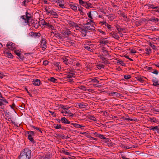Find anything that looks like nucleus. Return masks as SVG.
I'll use <instances>...</instances> for the list:
<instances>
[{"mask_svg": "<svg viewBox=\"0 0 159 159\" xmlns=\"http://www.w3.org/2000/svg\"><path fill=\"white\" fill-rule=\"evenodd\" d=\"M31 150L28 148L24 149L21 152L19 159H30L31 157Z\"/></svg>", "mask_w": 159, "mask_h": 159, "instance_id": "obj_1", "label": "nucleus"}, {"mask_svg": "<svg viewBox=\"0 0 159 159\" xmlns=\"http://www.w3.org/2000/svg\"><path fill=\"white\" fill-rule=\"evenodd\" d=\"M71 33L70 30L67 28H66L64 30L62 31L61 34L64 37H67Z\"/></svg>", "mask_w": 159, "mask_h": 159, "instance_id": "obj_2", "label": "nucleus"}, {"mask_svg": "<svg viewBox=\"0 0 159 159\" xmlns=\"http://www.w3.org/2000/svg\"><path fill=\"white\" fill-rule=\"evenodd\" d=\"M93 44H91L90 45L88 44L87 45L85 44H84V47L86 49L88 50L89 51L93 52Z\"/></svg>", "mask_w": 159, "mask_h": 159, "instance_id": "obj_3", "label": "nucleus"}, {"mask_svg": "<svg viewBox=\"0 0 159 159\" xmlns=\"http://www.w3.org/2000/svg\"><path fill=\"white\" fill-rule=\"evenodd\" d=\"M41 41V45L42 46V49L44 50L47 48V46L46 45V40L42 38Z\"/></svg>", "mask_w": 159, "mask_h": 159, "instance_id": "obj_4", "label": "nucleus"}, {"mask_svg": "<svg viewBox=\"0 0 159 159\" xmlns=\"http://www.w3.org/2000/svg\"><path fill=\"white\" fill-rule=\"evenodd\" d=\"M26 20L25 21V23H26L27 25H28L29 26H30V23H29V21L32 19V16L31 15H26Z\"/></svg>", "mask_w": 159, "mask_h": 159, "instance_id": "obj_5", "label": "nucleus"}, {"mask_svg": "<svg viewBox=\"0 0 159 159\" xmlns=\"http://www.w3.org/2000/svg\"><path fill=\"white\" fill-rule=\"evenodd\" d=\"M152 82L153 83V85L157 87H159V83L157 79L155 78L152 79Z\"/></svg>", "mask_w": 159, "mask_h": 159, "instance_id": "obj_6", "label": "nucleus"}, {"mask_svg": "<svg viewBox=\"0 0 159 159\" xmlns=\"http://www.w3.org/2000/svg\"><path fill=\"white\" fill-rule=\"evenodd\" d=\"M6 46L7 47L10 46L13 50H14L16 49V48L15 47V43H13L11 42H8Z\"/></svg>", "mask_w": 159, "mask_h": 159, "instance_id": "obj_7", "label": "nucleus"}, {"mask_svg": "<svg viewBox=\"0 0 159 159\" xmlns=\"http://www.w3.org/2000/svg\"><path fill=\"white\" fill-rule=\"evenodd\" d=\"M40 84V80L38 79H35L33 81V84L35 86H39Z\"/></svg>", "mask_w": 159, "mask_h": 159, "instance_id": "obj_8", "label": "nucleus"}, {"mask_svg": "<svg viewBox=\"0 0 159 159\" xmlns=\"http://www.w3.org/2000/svg\"><path fill=\"white\" fill-rule=\"evenodd\" d=\"M85 4H84L83 6L87 8H89L92 7V4L88 2H85Z\"/></svg>", "mask_w": 159, "mask_h": 159, "instance_id": "obj_9", "label": "nucleus"}, {"mask_svg": "<svg viewBox=\"0 0 159 159\" xmlns=\"http://www.w3.org/2000/svg\"><path fill=\"white\" fill-rule=\"evenodd\" d=\"M108 43V41L107 39V38H104L101 39L100 41V43L101 44H106Z\"/></svg>", "mask_w": 159, "mask_h": 159, "instance_id": "obj_10", "label": "nucleus"}, {"mask_svg": "<svg viewBox=\"0 0 159 159\" xmlns=\"http://www.w3.org/2000/svg\"><path fill=\"white\" fill-rule=\"evenodd\" d=\"M69 5L70 7L73 10H74L75 11H77V7L75 4H74L73 3L69 4Z\"/></svg>", "mask_w": 159, "mask_h": 159, "instance_id": "obj_11", "label": "nucleus"}, {"mask_svg": "<svg viewBox=\"0 0 159 159\" xmlns=\"http://www.w3.org/2000/svg\"><path fill=\"white\" fill-rule=\"evenodd\" d=\"M78 106L81 108H86L87 105L83 103H78Z\"/></svg>", "mask_w": 159, "mask_h": 159, "instance_id": "obj_12", "label": "nucleus"}, {"mask_svg": "<svg viewBox=\"0 0 159 159\" xmlns=\"http://www.w3.org/2000/svg\"><path fill=\"white\" fill-rule=\"evenodd\" d=\"M61 120L62 121V123L65 124H69L70 123V122L65 117H62Z\"/></svg>", "mask_w": 159, "mask_h": 159, "instance_id": "obj_13", "label": "nucleus"}, {"mask_svg": "<svg viewBox=\"0 0 159 159\" xmlns=\"http://www.w3.org/2000/svg\"><path fill=\"white\" fill-rule=\"evenodd\" d=\"M62 59L63 62L66 65H68V64L70 63V62L69 61V59H68L66 57L63 58Z\"/></svg>", "mask_w": 159, "mask_h": 159, "instance_id": "obj_14", "label": "nucleus"}, {"mask_svg": "<svg viewBox=\"0 0 159 159\" xmlns=\"http://www.w3.org/2000/svg\"><path fill=\"white\" fill-rule=\"evenodd\" d=\"M149 129L150 130H154L156 129L159 130V126H150L148 127Z\"/></svg>", "mask_w": 159, "mask_h": 159, "instance_id": "obj_15", "label": "nucleus"}, {"mask_svg": "<svg viewBox=\"0 0 159 159\" xmlns=\"http://www.w3.org/2000/svg\"><path fill=\"white\" fill-rule=\"evenodd\" d=\"M38 23L39 25H42L43 26L46 25L47 23L43 19L42 20L40 21H39Z\"/></svg>", "mask_w": 159, "mask_h": 159, "instance_id": "obj_16", "label": "nucleus"}, {"mask_svg": "<svg viewBox=\"0 0 159 159\" xmlns=\"http://www.w3.org/2000/svg\"><path fill=\"white\" fill-rule=\"evenodd\" d=\"M50 13L52 15H53L55 16V17L56 18H58V15H57V13L56 12L54 11L53 10H51L50 11Z\"/></svg>", "mask_w": 159, "mask_h": 159, "instance_id": "obj_17", "label": "nucleus"}, {"mask_svg": "<svg viewBox=\"0 0 159 159\" xmlns=\"http://www.w3.org/2000/svg\"><path fill=\"white\" fill-rule=\"evenodd\" d=\"M28 138L30 141L33 142L34 143H35V141L34 140L33 138L32 137V135H31L28 134Z\"/></svg>", "mask_w": 159, "mask_h": 159, "instance_id": "obj_18", "label": "nucleus"}, {"mask_svg": "<svg viewBox=\"0 0 159 159\" xmlns=\"http://www.w3.org/2000/svg\"><path fill=\"white\" fill-rule=\"evenodd\" d=\"M112 36L115 39L118 40L120 39L119 36L116 33H113L111 34Z\"/></svg>", "mask_w": 159, "mask_h": 159, "instance_id": "obj_19", "label": "nucleus"}, {"mask_svg": "<svg viewBox=\"0 0 159 159\" xmlns=\"http://www.w3.org/2000/svg\"><path fill=\"white\" fill-rule=\"evenodd\" d=\"M5 55L8 58H12L13 57V55L9 52H6L5 53Z\"/></svg>", "mask_w": 159, "mask_h": 159, "instance_id": "obj_20", "label": "nucleus"}, {"mask_svg": "<svg viewBox=\"0 0 159 159\" xmlns=\"http://www.w3.org/2000/svg\"><path fill=\"white\" fill-rule=\"evenodd\" d=\"M147 5L148 7V9H157L158 7L157 6L154 7L153 4H148Z\"/></svg>", "mask_w": 159, "mask_h": 159, "instance_id": "obj_21", "label": "nucleus"}, {"mask_svg": "<svg viewBox=\"0 0 159 159\" xmlns=\"http://www.w3.org/2000/svg\"><path fill=\"white\" fill-rule=\"evenodd\" d=\"M114 14H109L108 16V19L110 20H112L114 19Z\"/></svg>", "mask_w": 159, "mask_h": 159, "instance_id": "obj_22", "label": "nucleus"}, {"mask_svg": "<svg viewBox=\"0 0 159 159\" xmlns=\"http://www.w3.org/2000/svg\"><path fill=\"white\" fill-rule=\"evenodd\" d=\"M117 63H119L122 66H126L125 64V63L122 60H117Z\"/></svg>", "mask_w": 159, "mask_h": 159, "instance_id": "obj_23", "label": "nucleus"}, {"mask_svg": "<svg viewBox=\"0 0 159 159\" xmlns=\"http://www.w3.org/2000/svg\"><path fill=\"white\" fill-rule=\"evenodd\" d=\"M145 51H146L145 53L148 55L151 52V49L149 47H148V48H146V49H145Z\"/></svg>", "mask_w": 159, "mask_h": 159, "instance_id": "obj_24", "label": "nucleus"}, {"mask_svg": "<svg viewBox=\"0 0 159 159\" xmlns=\"http://www.w3.org/2000/svg\"><path fill=\"white\" fill-rule=\"evenodd\" d=\"M136 80L139 81L140 82L143 81L144 80H143V77L141 76H138L135 77Z\"/></svg>", "mask_w": 159, "mask_h": 159, "instance_id": "obj_25", "label": "nucleus"}, {"mask_svg": "<svg viewBox=\"0 0 159 159\" xmlns=\"http://www.w3.org/2000/svg\"><path fill=\"white\" fill-rule=\"evenodd\" d=\"M48 80L52 82L56 83H57V80L54 77H51Z\"/></svg>", "mask_w": 159, "mask_h": 159, "instance_id": "obj_26", "label": "nucleus"}, {"mask_svg": "<svg viewBox=\"0 0 159 159\" xmlns=\"http://www.w3.org/2000/svg\"><path fill=\"white\" fill-rule=\"evenodd\" d=\"M67 40L68 41H67V42H68L69 43H70L71 45L73 46L75 45V41L72 40H71L70 39H68Z\"/></svg>", "mask_w": 159, "mask_h": 159, "instance_id": "obj_27", "label": "nucleus"}, {"mask_svg": "<svg viewBox=\"0 0 159 159\" xmlns=\"http://www.w3.org/2000/svg\"><path fill=\"white\" fill-rule=\"evenodd\" d=\"M149 20L153 22H158L159 21V19L157 18H154V17H152L151 18H150Z\"/></svg>", "mask_w": 159, "mask_h": 159, "instance_id": "obj_28", "label": "nucleus"}, {"mask_svg": "<svg viewBox=\"0 0 159 159\" xmlns=\"http://www.w3.org/2000/svg\"><path fill=\"white\" fill-rule=\"evenodd\" d=\"M46 26L47 27H48L49 28L51 29L52 30H53L54 29L53 26L52 25H50L49 23H47Z\"/></svg>", "mask_w": 159, "mask_h": 159, "instance_id": "obj_29", "label": "nucleus"}, {"mask_svg": "<svg viewBox=\"0 0 159 159\" xmlns=\"http://www.w3.org/2000/svg\"><path fill=\"white\" fill-rule=\"evenodd\" d=\"M116 27L119 33H121V31L120 30V26L118 25H116Z\"/></svg>", "mask_w": 159, "mask_h": 159, "instance_id": "obj_30", "label": "nucleus"}, {"mask_svg": "<svg viewBox=\"0 0 159 159\" xmlns=\"http://www.w3.org/2000/svg\"><path fill=\"white\" fill-rule=\"evenodd\" d=\"M91 25H84L83 27L85 29H87L88 30H91L92 29V28L90 27Z\"/></svg>", "mask_w": 159, "mask_h": 159, "instance_id": "obj_31", "label": "nucleus"}, {"mask_svg": "<svg viewBox=\"0 0 159 159\" xmlns=\"http://www.w3.org/2000/svg\"><path fill=\"white\" fill-rule=\"evenodd\" d=\"M15 53L18 56H19L21 54L20 51L18 50H15L14 51Z\"/></svg>", "mask_w": 159, "mask_h": 159, "instance_id": "obj_32", "label": "nucleus"}, {"mask_svg": "<svg viewBox=\"0 0 159 159\" xmlns=\"http://www.w3.org/2000/svg\"><path fill=\"white\" fill-rule=\"evenodd\" d=\"M131 76L129 75H124V78L126 80H128L130 78Z\"/></svg>", "mask_w": 159, "mask_h": 159, "instance_id": "obj_33", "label": "nucleus"}, {"mask_svg": "<svg viewBox=\"0 0 159 159\" xmlns=\"http://www.w3.org/2000/svg\"><path fill=\"white\" fill-rule=\"evenodd\" d=\"M80 134H85V136H86L88 138H92V137L90 135H89L88 134V133L86 132H84L83 133H80Z\"/></svg>", "mask_w": 159, "mask_h": 159, "instance_id": "obj_34", "label": "nucleus"}, {"mask_svg": "<svg viewBox=\"0 0 159 159\" xmlns=\"http://www.w3.org/2000/svg\"><path fill=\"white\" fill-rule=\"evenodd\" d=\"M59 62H55L54 63V65L57 67L58 69H59L60 68L61 69V67L59 65Z\"/></svg>", "mask_w": 159, "mask_h": 159, "instance_id": "obj_35", "label": "nucleus"}, {"mask_svg": "<svg viewBox=\"0 0 159 159\" xmlns=\"http://www.w3.org/2000/svg\"><path fill=\"white\" fill-rule=\"evenodd\" d=\"M98 137L99 138L101 139H107L103 135L101 134H99Z\"/></svg>", "mask_w": 159, "mask_h": 159, "instance_id": "obj_36", "label": "nucleus"}, {"mask_svg": "<svg viewBox=\"0 0 159 159\" xmlns=\"http://www.w3.org/2000/svg\"><path fill=\"white\" fill-rule=\"evenodd\" d=\"M97 68L98 69H101L102 68H104V65H103L102 64L98 65H97Z\"/></svg>", "mask_w": 159, "mask_h": 159, "instance_id": "obj_37", "label": "nucleus"}, {"mask_svg": "<svg viewBox=\"0 0 159 159\" xmlns=\"http://www.w3.org/2000/svg\"><path fill=\"white\" fill-rule=\"evenodd\" d=\"M79 88L83 91H86L87 90L86 88L83 85L80 86Z\"/></svg>", "mask_w": 159, "mask_h": 159, "instance_id": "obj_38", "label": "nucleus"}, {"mask_svg": "<svg viewBox=\"0 0 159 159\" xmlns=\"http://www.w3.org/2000/svg\"><path fill=\"white\" fill-rule=\"evenodd\" d=\"M90 80L91 81L94 82L95 83H98L99 82V81L96 78H94L93 79H91Z\"/></svg>", "mask_w": 159, "mask_h": 159, "instance_id": "obj_39", "label": "nucleus"}, {"mask_svg": "<svg viewBox=\"0 0 159 159\" xmlns=\"http://www.w3.org/2000/svg\"><path fill=\"white\" fill-rule=\"evenodd\" d=\"M69 70L70 71V73L69 72V74H72L73 75H75V74L74 73V71L73 70V69L71 68H70L69 69Z\"/></svg>", "mask_w": 159, "mask_h": 159, "instance_id": "obj_40", "label": "nucleus"}, {"mask_svg": "<svg viewBox=\"0 0 159 159\" xmlns=\"http://www.w3.org/2000/svg\"><path fill=\"white\" fill-rule=\"evenodd\" d=\"M89 118L90 119L93 120L94 121H97L96 119L93 116H90L89 117Z\"/></svg>", "mask_w": 159, "mask_h": 159, "instance_id": "obj_41", "label": "nucleus"}, {"mask_svg": "<svg viewBox=\"0 0 159 159\" xmlns=\"http://www.w3.org/2000/svg\"><path fill=\"white\" fill-rule=\"evenodd\" d=\"M71 125H73L76 128H79V124L76 123H71Z\"/></svg>", "mask_w": 159, "mask_h": 159, "instance_id": "obj_42", "label": "nucleus"}, {"mask_svg": "<svg viewBox=\"0 0 159 159\" xmlns=\"http://www.w3.org/2000/svg\"><path fill=\"white\" fill-rule=\"evenodd\" d=\"M35 132L34 131H30L27 132V133L29 134H30L31 135H34L35 134Z\"/></svg>", "mask_w": 159, "mask_h": 159, "instance_id": "obj_43", "label": "nucleus"}, {"mask_svg": "<svg viewBox=\"0 0 159 159\" xmlns=\"http://www.w3.org/2000/svg\"><path fill=\"white\" fill-rule=\"evenodd\" d=\"M18 57H19V59H21V60H24L25 58L23 55L21 54H20V55Z\"/></svg>", "mask_w": 159, "mask_h": 159, "instance_id": "obj_44", "label": "nucleus"}, {"mask_svg": "<svg viewBox=\"0 0 159 159\" xmlns=\"http://www.w3.org/2000/svg\"><path fill=\"white\" fill-rule=\"evenodd\" d=\"M61 126L60 124H59V125L57 124L56 125V126H55L54 127L56 129H59L61 128Z\"/></svg>", "mask_w": 159, "mask_h": 159, "instance_id": "obj_45", "label": "nucleus"}, {"mask_svg": "<svg viewBox=\"0 0 159 159\" xmlns=\"http://www.w3.org/2000/svg\"><path fill=\"white\" fill-rule=\"evenodd\" d=\"M49 112L51 113L53 117H55L56 116V114L54 112H53L50 111H49Z\"/></svg>", "mask_w": 159, "mask_h": 159, "instance_id": "obj_46", "label": "nucleus"}, {"mask_svg": "<svg viewBox=\"0 0 159 159\" xmlns=\"http://www.w3.org/2000/svg\"><path fill=\"white\" fill-rule=\"evenodd\" d=\"M87 15L88 16L89 18L90 19H92L93 17L92 16H91V11L89 12L88 13Z\"/></svg>", "mask_w": 159, "mask_h": 159, "instance_id": "obj_47", "label": "nucleus"}, {"mask_svg": "<svg viewBox=\"0 0 159 159\" xmlns=\"http://www.w3.org/2000/svg\"><path fill=\"white\" fill-rule=\"evenodd\" d=\"M82 8L81 7H78V10L79 11H80V13H82L81 14H82V15H83V14H82V13H83V11H82Z\"/></svg>", "mask_w": 159, "mask_h": 159, "instance_id": "obj_48", "label": "nucleus"}, {"mask_svg": "<svg viewBox=\"0 0 159 159\" xmlns=\"http://www.w3.org/2000/svg\"><path fill=\"white\" fill-rule=\"evenodd\" d=\"M79 2L80 5L83 6L84 4H85L84 3L85 2H84L83 0L81 1V0H79Z\"/></svg>", "mask_w": 159, "mask_h": 159, "instance_id": "obj_49", "label": "nucleus"}, {"mask_svg": "<svg viewBox=\"0 0 159 159\" xmlns=\"http://www.w3.org/2000/svg\"><path fill=\"white\" fill-rule=\"evenodd\" d=\"M105 26H107L108 29H110L111 28V26L110 25L108 24V23H106L105 25Z\"/></svg>", "mask_w": 159, "mask_h": 159, "instance_id": "obj_50", "label": "nucleus"}, {"mask_svg": "<svg viewBox=\"0 0 159 159\" xmlns=\"http://www.w3.org/2000/svg\"><path fill=\"white\" fill-rule=\"evenodd\" d=\"M106 23V21H100L99 22V24H101V25H105Z\"/></svg>", "mask_w": 159, "mask_h": 159, "instance_id": "obj_51", "label": "nucleus"}, {"mask_svg": "<svg viewBox=\"0 0 159 159\" xmlns=\"http://www.w3.org/2000/svg\"><path fill=\"white\" fill-rule=\"evenodd\" d=\"M48 61L47 60L44 61L43 62V65L45 66H46L48 64Z\"/></svg>", "mask_w": 159, "mask_h": 159, "instance_id": "obj_52", "label": "nucleus"}, {"mask_svg": "<svg viewBox=\"0 0 159 159\" xmlns=\"http://www.w3.org/2000/svg\"><path fill=\"white\" fill-rule=\"evenodd\" d=\"M149 45L153 49H155L156 48V46L150 43H149Z\"/></svg>", "mask_w": 159, "mask_h": 159, "instance_id": "obj_53", "label": "nucleus"}, {"mask_svg": "<svg viewBox=\"0 0 159 159\" xmlns=\"http://www.w3.org/2000/svg\"><path fill=\"white\" fill-rule=\"evenodd\" d=\"M121 15L123 18H125L127 19H128L127 17L126 16V15L125 14L123 13H121Z\"/></svg>", "mask_w": 159, "mask_h": 159, "instance_id": "obj_54", "label": "nucleus"}, {"mask_svg": "<svg viewBox=\"0 0 159 159\" xmlns=\"http://www.w3.org/2000/svg\"><path fill=\"white\" fill-rule=\"evenodd\" d=\"M103 63H104L105 64H107L109 63V62L106 59L103 61Z\"/></svg>", "mask_w": 159, "mask_h": 159, "instance_id": "obj_55", "label": "nucleus"}, {"mask_svg": "<svg viewBox=\"0 0 159 159\" xmlns=\"http://www.w3.org/2000/svg\"><path fill=\"white\" fill-rule=\"evenodd\" d=\"M103 115L104 116H108L109 114H108V113L107 111H105L104 112Z\"/></svg>", "mask_w": 159, "mask_h": 159, "instance_id": "obj_56", "label": "nucleus"}, {"mask_svg": "<svg viewBox=\"0 0 159 159\" xmlns=\"http://www.w3.org/2000/svg\"><path fill=\"white\" fill-rule=\"evenodd\" d=\"M150 120L153 122H156V119L152 118H150Z\"/></svg>", "mask_w": 159, "mask_h": 159, "instance_id": "obj_57", "label": "nucleus"}, {"mask_svg": "<svg viewBox=\"0 0 159 159\" xmlns=\"http://www.w3.org/2000/svg\"><path fill=\"white\" fill-rule=\"evenodd\" d=\"M58 137H60L61 138H62V139H64V135H60V134H57V135Z\"/></svg>", "mask_w": 159, "mask_h": 159, "instance_id": "obj_58", "label": "nucleus"}, {"mask_svg": "<svg viewBox=\"0 0 159 159\" xmlns=\"http://www.w3.org/2000/svg\"><path fill=\"white\" fill-rule=\"evenodd\" d=\"M87 23L86 24H85L84 25H91L90 22L88 20H87Z\"/></svg>", "mask_w": 159, "mask_h": 159, "instance_id": "obj_59", "label": "nucleus"}, {"mask_svg": "<svg viewBox=\"0 0 159 159\" xmlns=\"http://www.w3.org/2000/svg\"><path fill=\"white\" fill-rule=\"evenodd\" d=\"M132 147H129L128 146H125L124 147V149H128L131 148Z\"/></svg>", "mask_w": 159, "mask_h": 159, "instance_id": "obj_60", "label": "nucleus"}, {"mask_svg": "<svg viewBox=\"0 0 159 159\" xmlns=\"http://www.w3.org/2000/svg\"><path fill=\"white\" fill-rule=\"evenodd\" d=\"M152 73L154 74L157 75L158 74V71L157 70H155L153 71L152 72Z\"/></svg>", "mask_w": 159, "mask_h": 159, "instance_id": "obj_61", "label": "nucleus"}, {"mask_svg": "<svg viewBox=\"0 0 159 159\" xmlns=\"http://www.w3.org/2000/svg\"><path fill=\"white\" fill-rule=\"evenodd\" d=\"M0 100H1L2 101V102H4L7 103H8V102L5 99H4V98H2V99H0Z\"/></svg>", "mask_w": 159, "mask_h": 159, "instance_id": "obj_62", "label": "nucleus"}, {"mask_svg": "<svg viewBox=\"0 0 159 159\" xmlns=\"http://www.w3.org/2000/svg\"><path fill=\"white\" fill-rule=\"evenodd\" d=\"M30 34L31 36H34L35 34H36V33H34L33 32H30Z\"/></svg>", "mask_w": 159, "mask_h": 159, "instance_id": "obj_63", "label": "nucleus"}, {"mask_svg": "<svg viewBox=\"0 0 159 159\" xmlns=\"http://www.w3.org/2000/svg\"><path fill=\"white\" fill-rule=\"evenodd\" d=\"M68 116H69L70 117H72L74 116V115L72 113H71V112H69V113H68Z\"/></svg>", "mask_w": 159, "mask_h": 159, "instance_id": "obj_64", "label": "nucleus"}]
</instances>
